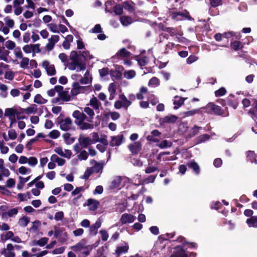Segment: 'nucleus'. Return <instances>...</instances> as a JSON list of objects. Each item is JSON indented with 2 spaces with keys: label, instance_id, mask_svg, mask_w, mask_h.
Instances as JSON below:
<instances>
[{
  "label": "nucleus",
  "instance_id": "obj_45",
  "mask_svg": "<svg viewBox=\"0 0 257 257\" xmlns=\"http://www.w3.org/2000/svg\"><path fill=\"white\" fill-rule=\"evenodd\" d=\"M137 61H138L139 65L141 66H144L148 64L149 60L147 56H143L141 58L137 59Z\"/></svg>",
  "mask_w": 257,
  "mask_h": 257
},
{
  "label": "nucleus",
  "instance_id": "obj_22",
  "mask_svg": "<svg viewBox=\"0 0 257 257\" xmlns=\"http://www.w3.org/2000/svg\"><path fill=\"white\" fill-rule=\"evenodd\" d=\"M175 98H178V100H175L174 101V104L175 105L174 108L175 109H177L178 108H179L181 106H182V104L184 103V101L185 99H186V98H183L179 97L178 96H176Z\"/></svg>",
  "mask_w": 257,
  "mask_h": 257
},
{
  "label": "nucleus",
  "instance_id": "obj_26",
  "mask_svg": "<svg viewBox=\"0 0 257 257\" xmlns=\"http://www.w3.org/2000/svg\"><path fill=\"white\" fill-rule=\"evenodd\" d=\"M128 248L129 247L127 244L122 246H118L115 250V253L118 257L121 253L127 252Z\"/></svg>",
  "mask_w": 257,
  "mask_h": 257
},
{
  "label": "nucleus",
  "instance_id": "obj_11",
  "mask_svg": "<svg viewBox=\"0 0 257 257\" xmlns=\"http://www.w3.org/2000/svg\"><path fill=\"white\" fill-rule=\"evenodd\" d=\"M123 139L124 137L123 135L111 137V141L110 142V146L111 147L120 146L122 143Z\"/></svg>",
  "mask_w": 257,
  "mask_h": 257
},
{
  "label": "nucleus",
  "instance_id": "obj_15",
  "mask_svg": "<svg viewBox=\"0 0 257 257\" xmlns=\"http://www.w3.org/2000/svg\"><path fill=\"white\" fill-rule=\"evenodd\" d=\"M123 70V67L122 66H119L118 67V70H111L110 75L112 77H114L116 79L119 80L122 77L121 70Z\"/></svg>",
  "mask_w": 257,
  "mask_h": 257
},
{
  "label": "nucleus",
  "instance_id": "obj_54",
  "mask_svg": "<svg viewBox=\"0 0 257 257\" xmlns=\"http://www.w3.org/2000/svg\"><path fill=\"white\" fill-rule=\"evenodd\" d=\"M119 100L123 102L124 103L126 104L127 106H130L132 104V102L130 100H128L126 96L123 94H120L119 96Z\"/></svg>",
  "mask_w": 257,
  "mask_h": 257
},
{
  "label": "nucleus",
  "instance_id": "obj_56",
  "mask_svg": "<svg viewBox=\"0 0 257 257\" xmlns=\"http://www.w3.org/2000/svg\"><path fill=\"white\" fill-rule=\"evenodd\" d=\"M9 138L12 140H15L17 137V134L15 130L12 129L8 132Z\"/></svg>",
  "mask_w": 257,
  "mask_h": 257
},
{
  "label": "nucleus",
  "instance_id": "obj_14",
  "mask_svg": "<svg viewBox=\"0 0 257 257\" xmlns=\"http://www.w3.org/2000/svg\"><path fill=\"white\" fill-rule=\"evenodd\" d=\"M78 141L80 145L83 148H86L89 145L92 144L91 143V139L89 137H84L82 138L81 136L79 137Z\"/></svg>",
  "mask_w": 257,
  "mask_h": 257
},
{
  "label": "nucleus",
  "instance_id": "obj_12",
  "mask_svg": "<svg viewBox=\"0 0 257 257\" xmlns=\"http://www.w3.org/2000/svg\"><path fill=\"white\" fill-rule=\"evenodd\" d=\"M248 113L251 114V117L254 120L257 119V99H252L251 107L249 109Z\"/></svg>",
  "mask_w": 257,
  "mask_h": 257
},
{
  "label": "nucleus",
  "instance_id": "obj_46",
  "mask_svg": "<svg viewBox=\"0 0 257 257\" xmlns=\"http://www.w3.org/2000/svg\"><path fill=\"white\" fill-rule=\"evenodd\" d=\"M123 75L125 78L128 79H132L136 76V72L133 70L125 71Z\"/></svg>",
  "mask_w": 257,
  "mask_h": 257
},
{
  "label": "nucleus",
  "instance_id": "obj_10",
  "mask_svg": "<svg viewBox=\"0 0 257 257\" xmlns=\"http://www.w3.org/2000/svg\"><path fill=\"white\" fill-rule=\"evenodd\" d=\"M128 148L133 155H137L142 149V144L140 142H136L130 144Z\"/></svg>",
  "mask_w": 257,
  "mask_h": 257
},
{
  "label": "nucleus",
  "instance_id": "obj_28",
  "mask_svg": "<svg viewBox=\"0 0 257 257\" xmlns=\"http://www.w3.org/2000/svg\"><path fill=\"white\" fill-rule=\"evenodd\" d=\"M19 112L13 108H6L5 112V115L6 116H15L16 114H18Z\"/></svg>",
  "mask_w": 257,
  "mask_h": 257
},
{
  "label": "nucleus",
  "instance_id": "obj_48",
  "mask_svg": "<svg viewBox=\"0 0 257 257\" xmlns=\"http://www.w3.org/2000/svg\"><path fill=\"white\" fill-rule=\"evenodd\" d=\"M162 29L163 31L169 33L171 36H173L176 34V30L174 28L164 27L163 26Z\"/></svg>",
  "mask_w": 257,
  "mask_h": 257
},
{
  "label": "nucleus",
  "instance_id": "obj_1",
  "mask_svg": "<svg viewBox=\"0 0 257 257\" xmlns=\"http://www.w3.org/2000/svg\"><path fill=\"white\" fill-rule=\"evenodd\" d=\"M78 52L76 51H72L70 54V59L71 62L69 64V69L71 70L76 69L77 72L84 70L86 69V63L84 62L87 57L89 59L93 58V56L90 55L88 51H84L81 52Z\"/></svg>",
  "mask_w": 257,
  "mask_h": 257
},
{
  "label": "nucleus",
  "instance_id": "obj_35",
  "mask_svg": "<svg viewBox=\"0 0 257 257\" xmlns=\"http://www.w3.org/2000/svg\"><path fill=\"white\" fill-rule=\"evenodd\" d=\"M8 208L9 207L7 205H1L0 206V214L2 219H7V213Z\"/></svg>",
  "mask_w": 257,
  "mask_h": 257
},
{
  "label": "nucleus",
  "instance_id": "obj_29",
  "mask_svg": "<svg viewBox=\"0 0 257 257\" xmlns=\"http://www.w3.org/2000/svg\"><path fill=\"white\" fill-rule=\"evenodd\" d=\"M48 100L42 97L41 94H37L35 95L34 102L38 104H45L46 103Z\"/></svg>",
  "mask_w": 257,
  "mask_h": 257
},
{
  "label": "nucleus",
  "instance_id": "obj_4",
  "mask_svg": "<svg viewBox=\"0 0 257 257\" xmlns=\"http://www.w3.org/2000/svg\"><path fill=\"white\" fill-rule=\"evenodd\" d=\"M168 17L171 19L178 21L183 20V13L177 12L176 9H170L168 13Z\"/></svg>",
  "mask_w": 257,
  "mask_h": 257
},
{
  "label": "nucleus",
  "instance_id": "obj_64",
  "mask_svg": "<svg viewBox=\"0 0 257 257\" xmlns=\"http://www.w3.org/2000/svg\"><path fill=\"white\" fill-rule=\"evenodd\" d=\"M198 59L197 57H196L194 55H190L186 60L187 63L188 64H191L192 63L194 62Z\"/></svg>",
  "mask_w": 257,
  "mask_h": 257
},
{
  "label": "nucleus",
  "instance_id": "obj_42",
  "mask_svg": "<svg viewBox=\"0 0 257 257\" xmlns=\"http://www.w3.org/2000/svg\"><path fill=\"white\" fill-rule=\"evenodd\" d=\"M95 161V165L93 167L91 168H93V170L94 172L98 173L100 170L103 169V164L101 163H98L96 161Z\"/></svg>",
  "mask_w": 257,
  "mask_h": 257
},
{
  "label": "nucleus",
  "instance_id": "obj_39",
  "mask_svg": "<svg viewBox=\"0 0 257 257\" xmlns=\"http://www.w3.org/2000/svg\"><path fill=\"white\" fill-rule=\"evenodd\" d=\"M227 105L232 107L233 109H235L238 105V102L236 99H231L229 98H227Z\"/></svg>",
  "mask_w": 257,
  "mask_h": 257
},
{
  "label": "nucleus",
  "instance_id": "obj_2",
  "mask_svg": "<svg viewBox=\"0 0 257 257\" xmlns=\"http://www.w3.org/2000/svg\"><path fill=\"white\" fill-rule=\"evenodd\" d=\"M206 108L208 113H213L216 115L223 117L229 116L227 107H225L224 110L220 106L216 105L213 102H210L207 104Z\"/></svg>",
  "mask_w": 257,
  "mask_h": 257
},
{
  "label": "nucleus",
  "instance_id": "obj_34",
  "mask_svg": "<svg viewBox=\"0 0 257 257\" xmlns=\"http://www.w3.org/2000/svg\"><path fill=\"white\" fill-rule=\"evenodd\" d=\"M90 103L95 109H98L101 103L98 102L96 97H93L90 100Z\"/></svg>",
  "mask_w": 257,
  "mask_h": 257
},
{
  "label": "nucleus",
  "instance_id": "obj_24",
  "mask_svg": "<svg viewBox=\"0 0 257 257\" xmlns=\"http://www.w3.org/2000/svg\"><path fill=\"white\" fill-rule=\"evenodd\" d=\"M31 176H28L26 178H23L21 176L19 177V182L17 184V188L19 190L22 189L25 183L28 182L30 179Z\"/></svg>",
  "mask_w": 257,
  "mask_h": 257
},
{
  "label": "nucleus",
  "instance_id": "obj_49",
  "mask_svg": "<svg viewBox=\"0 0 257 257\" xmlns=\"http://www.w3.org/2000/svg\"><path fill=\"white\" fill-rule=\"evenodd\" d=\"M79 126L80 129L82 130L91 129L93 128L94 127L93 124H90L87 122H84L83 121H82V123H81V125Z\"/></svg>",
  "mask_w": 257,
  "mask_h": 257
},
{
  "label": "nucleus",
  "instance_id": "obj_51",
  "mask_svg": "<svg viewBox=\"0 0 257 257\" xmlns=\"http://www.w3.org/2000/svg\"><path fill=\"white\" fill-rule=\"evenodd\" d=\"M46 71L48 75L49 76L54 75L56 73L54 65H51L48 68H47Z\"/></svg>",
  "mask_w": 257,
  "mask_h": 257
},
{
  "label": "nucleus",
  "instance_id": "obj_17",
  "mask_svg": "<svg viewBox=\"0 0 257 257\" xmlns=\"http://www.w3.org/2000/svg\"><path fill=\"white\" fill-rule=\"evenodd\" d=\"M187 165L189 168L192 169L196 175L200 173V167L198 164L194 161L187 163Z\"/></svg>",
  "mask_w": 257,
  "mask_h": 257
},
{
  "label": "nucleus",
  "instance_id": "obj_58",
  "mask_svg": "<svg viewBox=\"0 0 257 257\" xmlns=\"http://www.w3.org/2000/svg\"><path fill=\"white\" fill-rule=\"evenodd\" d=\"M175 235V232H172L170 233H167L165 235H161L160 236V238L163 239V240H168V238H173Z\"/></svg>",
  "mask_w": 257,
  "mask_h": 257
},
{
  "label": "nucleus",
  "instance_id": "obj_36",
  "mask_svg": "<svg viewBox=\"0 0 257 257\" xmlns=\"http://www.w3.org/2000/svg\"><path fill=\"white\" fill-rule=\"evenodd\" d=\"M71 248L75 251H78L83 248H88V246H85L81 242H79L76 245L71 246Z\"/></svg>",
  "mask_w": 257,
  "mask_h": 257
},
{
  "label": "nucleus",
  "instance_id": "obj_33",
  "mask_svg": "<svg viewBox=\"0 0 257 257\" xmlns=\"http://www.w3.org/2000/svg\"><path fill=\"white\" fill-rule=\"evenodd\" d=\"M130 54L131 53L124 48L120 49L116 53L117 56L120 57H127L130 56Z\"/></svg>",
  "mask_w": 257,
  "mask_h": 257
},
{
  "label": "nucleus",
  "instance_id": "obj_31",
  "mask_svg": "<svg viewBox=\"0 0 257 257\" xmlns=\"http://www.w3.org/2000/svg\"><path fill=\"white\" fill-rule=\"evenodd\" d=\"M210 139V136L208 134H203L199 136L197 138H196V144H201L205 141H207Z\"/></svg>",
  "mask_w": 257,
  "mask_h": 257
},
{
  "label": "nucleus",
  "instance_id": "obj_19",
  "mask_svg": "<svg viewBox=\"0 0 257 257\" xmlns=\"http://www.w3.org/2000/svg\"><path fill=\"white\" fill-rule=\"evenodd\" d=\"M202 129L201 126L195 125L190 131L188 137L190 138H193L198 134L200 130Z\"/></svg>",
  "mask_w": 257,
  "mask_h": 257
},
{
  "label": "nucleus",
  "instance_id": "obj_32",
  "mask_svg": "<svg viewBox=\"0 0 257 257\" xmlns=\"http://www.w3.org/2000/svg\"><path fill=\"white\" fill-rule=\"evenodd\" d=\"M114 106L117 109H119L121 107H123L126 110H127V108L129 107V106H127L126 104L124 103L123 102L120 101L119 100H117L114 102Z\"/></svg>",
  "mask_w": 257,
  "mask_h": 257
},
{
  "label": "nucleus",
  "instance_id": "obj_38",
  "mask_svg": "<svg viewBox=\"0 0 257 257\" xmlns=\"http://www.w3.org/2000/svg\"><path fill=\"white\" fill-rule=\"evenodd\" d=\"M123 8L130 13H133L135 11V8L128 2L125 1L122 3Z\"/></svg>",
  "mask_w": 257,
  "mask_h": 257
},
{
  "label": "nucleus",
  "instance_id": "obj_63",
  "mask_svg": "<svg viewBox=\"0 0 257 257\" xmlns=\"http://www.w3.org/2000/svg\"><path fill=\"white\" fill-rule=\"evenodd\" d=\"M101 234V239L103 241H106L108 238V234L105 230H101L99 231Z\"/></svg>",
  "mask_w": 257,
  "mask_h": 257
},
{
  "label": "nucleus",
  "instance_id": "obj_59",
  "mask_svg": "<svg viewBox=\"0 0 257 257\" xmlns=\"http://www.w3.org/2000/svg\"><path fill=\"white\" fill-rule=\"evenodd\" d=\"M108 91L109 93L115 94L116 92V85L114 83H111L109 84L108 88Z\"/></svg>",
  "mask_w": 257,
  "mask_h": 257
},
{
  "label": "nucleus",
  "instance_id": "obj_57",
  "mask_svg": "<svg viewBox=\"0 0 257 257\" xmlns=\"http://www.w3.org/2000/svg\"><path fill=\"white\" fill-rule=\"evenodd\" d=\"M6 47L9 50H13L16 47V44L11 40H8L6 43Z\"/></svg>",
  "mask_w": 257,
  "mask_h": 257
},
{
  "label": "nucleus",
  "instance_id": "obj_3",
  "mask_svg": "<svg viewBox=\"0 0 257 257\" xmlns=\"http://www.w3.org/2000/svg\"><path fill=\"white\" fill-rule=\"evenodd\" d=\"M248 42L246 43L244 42H241L240 41L238 40H231L230 44V49L234 51H242L243 49L244 48V45L245 44H249L250 42L252 41L253 39L251 37H248L247 38Z\"/></svg>",
  "mask_w": 257,
  "mask_h": 257
},
{
  "label": "nucleus",
  "instance_id": "obj_8",
  "mask_svg": "<svg viewBox=\"0 0 257 257\" xmlns=\"http://www.w3.org/2000/svg\"><path fill=\"white\" fill-rule=\"evenodd\" d=\"M73 116L78 121H75V123L78 125H80L82 121H84L86 118V115L83 112H81L79 110H75L72 114Z\"/></svg>",
  "mask_w": 257,
  "mask_h": 257
},
{
  "label": "nucleus",
  "instance_id": "obj_30",
  "mask_svg": "<svg viewBox=\"0 0 257 257\" xmlns=\"http://www.w3.org/2000/svg\"><path fill=\"white\" fill-rule=\"evenodd\" d=\"M60 99L64 101H69L71 100V96L68 94V91H63L59 94Z\"/></svg>",
  "mask_w": 257,
  "mask_h": 257
},
{
  "label": "nucleus",
  "instance_id": "obj_9",
  "mask_svg": "<svg viewBox=\"0 0 257 257\" xmlns=\"http://www.w3.org/2000/svg\"><path fill=\"white\" fill-rule=\"evenodd\" d=\"M59 40V36L58 35H52L49 39V42L46 45V49L48 51L52 50L56 44Z\"/></svg>",
  "mask_w": 257,
  "mask_h": 257
},
{
  "label": "nucleus",
  "instance_id": "obj_5",
  "mask_svg": "<svg viewBox=\"0 0 257 257\" xmlns=\"http://www.w3.org/2000/svg\"><path fill=\"white\" fill-rule=\"evenodd\" d=\"M178 117L175 115L170 114L167 115L163 118H160L159 119L160 123L161 125H163L167 123H175Z\"/></svg>",
  "mask_w": 257,
  "mask_h": 257
},
{
  "label": "nucleus",
  "instance_id": "obj_53",
  "mask_svg": "<svg viewBox=\"0 0 257 257\" xmlns=\"http://www.w3.org/2000/svg\"><path fill=\"white\" fill-rule=\"evenodd\" d=\"M22 60L20 63V66L21 68L26 69L28 67V65L29 62V59L27 57H23L22 58Z\"/></svg>",
  "mask_w": 257,
  "mask_h": 257
},
{
  "label": "nucleus",
  "instance_id": "obj_44",
  "mask_svg": "<svg viewBox=\"0 0 257 257\" xmlns=\"http://www.w3.org/2000/svg\"><path fill=\"white\" fill-rule=\"evenodd\" d=\"M84 111L90 117V119H88L87 121L92 122L91 119H92L93 116L94 115L93 110L89 107H86L84 109Z\"/></svg>",
  "mask_w": 257,
  "mask_h": 257
},
{
  "label": "nucleus",
  "instance_id": "obj_43",
  "mask_svg": "<svg viewBox=\"0 0 257 257\" xmlns=\"http://www.w3.org/2000/svg\"><path fill=\"white\" fill-rule=\"evenodd\" d=\"M94 172L93 168L87 169L84 172V174L80 177L81 179L87 180L89 176Z\"/></svg>",
  "mask_w": 257,
  "mask_h": 257
},
{
  "label": "nucleus",
  "instance_id": "obj_16",
  "mask_svg": "<svg viewBox=\"0 0 257 257\" xmlns=\"http://www.w3.org/2000/svg\"><path fill=\"white\" fill-rule=\"evenodd\" d=\"M176 248L179 249L172 254L170 257H188L183 247L177 246Z\"/></svg>",
  "mask_w": 257,
  "mask_h": 257
},
{
  "label": "nucleus",
  "instance_id": "obj_62",
  "mask_svg": "<svg viewBox=\"0 0 257 257\" xmlns=\"http://www.w3.org/2000/svg\"><path fill=\"white\" fill-rule=\"evenodd\" d=\"M80 160H86L88 158V154L85 150L82 151L78 156Z\"/></svg>",
  "mask_w": 257,
  "mask_h": 257
},
{
  "label": "nucleus",
  "instance_id": "obj_18",
  "mask_svg": "<svg viewBox=\"0 0 257 257\" xmlns=\"http://www.w3.org/2000/svg\"><path fill=\"white\" fill-rule=\"evenodd\" d=\"M121 24L123 26H127L131 24L133 22L132 17L128 16H122L119 18Z\"/></svg>",
  "mask_w": 257,
  "mask_h": 257
},
{
  "label": "nucleus",
  "instance_id": "obj_50",
  "mask_svg": "<svg viewBox=\"0 0 257 257\" xmlns=\"http://www.w3.org/2000/svg\"><path fill=\"white\" fill-rule=\"evenodd\" d=\"M171 143H170L166 140L162 141L158 145V146L161 148L164 149L165 148H167L170 147L171 146Z\"/></svg>",
  "mask_w": 257,
  "mask_h": 257
},
{
  "label": "nucleus",
  "instance_id": "obj_40",
  "mask_svg": "<svg viewBox=\"0 0 257 257\" xmlns=\"http://www.w3.org/2000/svg\"><path fill=\"white\" fill-rule=\"evenodd\" d=\"M14 236V233L12 231H8L6 235L1 234V238L3 241L7 240L10 239H12V237Z\"/></svg>",
  "mask_w": 257,
  "mask_h": 257
},
{
  "label": "nucleus",
  "instance_id": "obj_25",
  "mask_svg": "<svg viewBox=\"0 0 257 257\" xmlns=\"http://www.w3.org/2000/svg\"><path fill=\"white\" fill-rule=\"evenodd\" d=\"M122 181V178L120 176H117L113 180L111 183V187L112 188H116L119 187Z\"/></svg>",
  "mask_w": 257,
  "mask_h": 257
},
{
  "label": "nucleus",
  "instance_id": "obj_23",
  "mask_svg": "<svg viewBox=\"0 0 257 257\" xmlns=\"http://www.w3.org/2000/svg\"><path fill=\"white\" fill-rule=\"evenodd\" d=\"M247 155V159L248 161L251 162V163H254L255 164H257V159L256 155L254 153V151H248Z\"/></svg>",
  "mask_w": 257,
  "mask_h": 257
},
{
  "label": "nucleus",
  "instance_id": "obj_52",
  "mask_svg": "<svg viewBox=\"0 0 257 257\" xmlns=\"http://www.w3.org/2000/svg\"><path fill=\"white\" fill-rule=\"evenodd\" d=\"M48 240V238L46 237H44L40 238L39 240H37L36 243L38 245H39L40 246H44L47 243Z\"/></svg>",
  "mask_w": 257,
  "mask_h": 257
},
{
  "label": "nucleus",
  "instance_id": "obj_37",
  "mask_svg": "<svg viewBox=\"0 0 257 257\" xmlns=\"http://www.w3.org/2000/svg\"><path fill=\"white\" fill-rule=\"evenodd\" d=\"M123 5H116L113 9V12L116 15H120L123 13Z\"/></svg>",
  "mask_w": 257,
  "mask_h": 257
},
{
  "label": "nucleus",
  "instance_id": "obj_21",
  "mask_svg": "<svg viewBox=\"0 0 257 257\" xmlns=\"http://www.w3.org/2000/svg\"><path fill=\"white\" fill-rule=\"evenodd\" d=\"M37 105L34 104L25 109L21 108V110L23 112H25L26 114L35 113L37 110Z\"/></svg>",
  "mask_w": 257,
  "mask_h": 257
},
{
  "label": "nucleus",
  "instance_id": "obj_61",
  "mask_svg": "<svg viewBox=\"0 0 257 257\" xmlns=\"http://www.w3.org/2000/svg\"><path fill=\"white\" fill-rule=\"evenodd\" d=\"M91 32L93 33H100L102 32V29L100 24H96L94 28L91 30Z\"/></svg>",
  "mask_w": 257,
  "mask_h": 257
},
{
  "label": "nucleus",
  "instance_id": "obj_20",
  "mask_svg": "<svg viewBox=\"0 0 257 257\" xmlns=\"http://www.w3.org/2000/svg\"><path fill=\"white\" fill-rule=\"evenodd\" d=\"M246 222L249 227H257V216H253L247 218Z\"/></svg>",
  "mask_w": 257,
  "mask_h": 257
},
{
  "label": "nucleus",
  "instance_id": "obj_6",
  "mask_svg": "<svg viewBox=\"0 0 257 257\" xmlns=\"http://www.w3.org/2000/svg\"><path fill=\"white\" fill-rule=\"evenodd\" d=\"M59 123L61 130L68 131L71 128L72 121L70 117H66L64 119H61L59 120Z\"/></svg>",
  "mask_w": 257,
  "mask_h": 257
},
{
  "label": "nucleus",
  "instance_id": "obj_27",
  "mask_svg": "<svg viewBox=\"0 0 257 257\" xmlns=\"http://www.w3.org/2000/svg\"><path fill=\"white\" fill-rule=\"evenodd\" d=\"M30 222V218L24 216L20 218L19 220L18 223L19 225L22 227H25L27 226Z\"/></svg>",
  "mask_w": 257,
  "mask_h": 257
},
{
  "label": "nucleus",
  "instance_id": "obj_7",
  "mask_svg": "<svg viewBox=\"0 0 257 257\" xmlns=\"http://www.w3.org/2000/svg\"><path fill=\"white\" fill-rule=\"evenodd\" d=\"M99 205L100 203L98 200L92 198H89L86 200V202L85 203H84L83 206H89V209L91 211H95L98 208Z\"/></svg>",
  "mask_w": 257,
  "mask_h": 257
},
{
  "label": "nucleus",
  "instance_id": "obj_47",
  "mask_svg": "<svg viewBox=\"0 0 257 257\" xmlns=\"http://www.w3.org/2000/svg\"><path fill=\"white\" fill-rule=\"evenodd\" d=\"M60 135V133L56 130H54L49 134V137L53 139H57Z\"/></svg>",
  "mask_w": 257,
  "mask_h": 257
},
{
  "label": "nucleus",
  "instance_id": "obj_60",
  "mask_svg": "<svg viewBox=\"0 0 257 257\" xmlns=\"http://www.w3.org/2000/svg\"><path fill=\"white\" fill-rule=\"evenodd\" d=\"M64 218V213L63 211H59L55 213L54 219L56 221L62 220Z\"/></svg>",
  "mask_w": 257,
  "mask_h": 257
},
{
  "label": "nucleus",
  "instance_id": "obj_55",
  "mask_svg": "<svg viewBox=\"0 0 257 257\" xmlns=\"http://www.w3.org/2000/svg\"><path fill=\"white\" fill-rule=\"evenodd\" d=\"M18 213V209L17 208H14L9 210L7 213V219L9 217H11L14 215H16Z\"/></svg>",
  "mask_w": 257,
  "mask_h": 257
},
{
  "label": "nucleus",
  "instance_id": "obj_13",
  "mask_svg": "<svg viewBox=\"0 0 257 257\" xmlns=\"http://www.w3.org/2000/svg\"><path fill=\"white\" fill-rule=\"evenodd\" d=\"M135 220L134 216L130 214H123L120 218V221L122 224L126 223H132Z\"/></svg>",
  "mask_w": 257,
  "mask_h": 257
},
{
  "label": "nucleus",
  "instance_id": "obj_41",
  "mask_svg": "<svg viewBox=\"0 0 257 257\" xmlns=\"http://www.w3.org/2000/svg\"><path fill=\"white\" fill-rule=\"evenodd\" d=\"M226 92V89L223 87H221L214 92V94L216 97H220L224 95Z\"/></svg>",
  "mask_w": 257,
  "mask_h": 257
}]
</instances>
